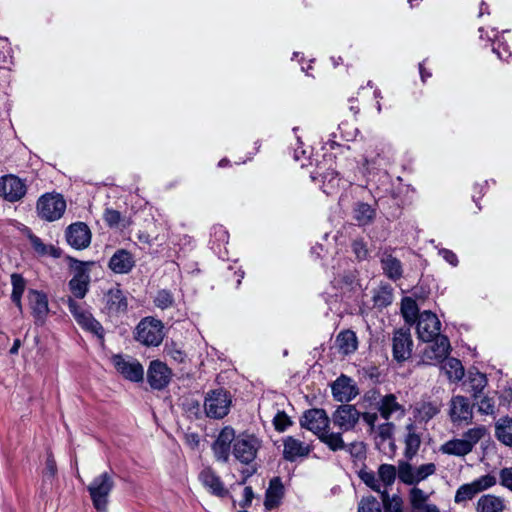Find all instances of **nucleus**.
<instances>
[{
	"instance_id": "nucleus-1",
	"label": "nucleus",
	"mask_w": 512,
	"mask_h": 512,
	"mask_svg": "<svg viewBox=\"0 0 512 512\" xmlns=\"http://www.w3.org/2000/svg\"><path fill=\"white\" fill-rule=\"evenodd\" d=\"M484 426H476L465 431L460 437H454L445 442L440 451L447 455L464 457L471 453L476 444L486 435Z\"/></svg>"
},
{
	"instance_id": "nucleus-2",
	"label": "nucleus",
	"mask_w": 512,
	"mask_h": 512,
	"mask_svg": "<svg viewBox=\"0 0 512 512\" xmlns=\"http://www.w3.org/2000/svg\"><path fill=\"white\" fill-rule=\"evenodd\" d=\"M231 404V394L222 388H218L206 394L204 410L209 418L222 419L229 413Z\"/></svg>"
},
{
	"instance_id": "nucleus-3",
	"label": "nucleus",
	"mask_w": 512,
	"mask_h": 512,
	"mask_svg": "<svg viewBox=\"0 0 512 512\" xmlns=\"http://www.w3.org/2000/svg\"><path fill=\"white\" fill-rule=\"evenodd\" d=\"M113 487V478L107 472L100 474L87 487L93 506L98 512H106L108 497Z\"/></svg>"
},
{
	"instance_id": "nucleus-4",
	"label": "nucleus",
	"mask_w": 512,
	"mask_h": 512,
	"mask_svg": "<svg viewBox=\"0 0 512 512\" xmlns=\"http://www.w3.org/2000/svg\"><path fill=\"white\" fill-rule=\"evenodd\" d=\"M397 476V468L390 464H381L378 468L377 474L373 472H361L360 477L362 481L375 492L381 494L382 486L386 488L393 485Z\"/></svg>"
},
{
	"instance_id": "nucleus-5",
	"label": "nucleus",
	"mask_w": 512,
	"mask_h": 512,
	"mask_svg": "<svg viewBox=\"0 0 512 512\" xmlns=\"http://www.w3.org/2000/svg\"><path fill=\"white\" fill-rule=\"evenodd\" d=\"M163 337V326L154 318H144L136 327V340L146 346H158Z\"/></svg>"
},
{
	"instance_id": "nucleus-6",
	"label": "nucleus",
	"mask_w": 512,
	"mask_h": 512,
	"mask_svg": "<svg viewBox=\"0 0 512 512\" xmlns=\"http://www.w3.org/2000/svg\"><path fill=\"white\" fill-rule=\"evenodd\" d=\"M66 208V202L59 194L47 193L41 196L37 202L39 216L48 221L59 219Z\"/></svg>"
},
{
	"instance_id": "nucleus-7",
	"label": "nucleus",
	"mask_w": 512,
	"mask_h": 512,
	"mask_svg": "<svg viewBox=\"0 0 512 512\" xmlns=\"http://www.w3.org/2000/svg\"><path fill=\"white\" fill-rule=\"evenodd\" d=\"M260 446V440L254 435L241 434L234 442L233 454L241 463L249 464L256 458Z\"/></svg>"
},
{
	"instance_id": "nucleus-8",
	"label": "nucleus",
	"mask_w": 512,
	"mask_h": 512,
	"mask_svg": "<svg viewBox=\"0 0 512 512\" xmlns=\"http://www.w3.org/2000/svg\"><path fill=\"white\" fill-rule=\"evenodd\" d=\"M128 308L126 294L119 288H111L103 298V312L109 317H118L124 314Z\"/></svg>"
},
{
	"instance_id": "nucleus-9",
	"label": "nucleus",
	"mask_w": 512,
	"mask_h": 512,
	"mask_svg": "<svg viewBox=\"0 0 512 512\" xmlns=\"http://www.w3.org/2000/svg\"><path fill=\"white\" fill-rule=\"evenodd\" d=\"M416 329L419 339L430 341L434 337L440 336L441 323L437 316L430 311H424L419 314Z\"/></svg>"
},
{
	"instance_id": "nucleus-10",
	"label": "nucleus",
	"mask_w": 512,
	"mask_h": 512,
	"mask_svg": "<svg viewBox=\"0 0 512 512\" xmlns=\"http://www.w3.org/2000/svg\"><path fill=\"white\" fill-rule=\"evenodd\" d=\"M426 342L427 345L424 348L422 354V359L424 362H440L446 359L450 349V343L446 336L440 335Z\"/></svg>"
},
{
	"instance_id": "nucleus-11",
	"label": "nucleus",
	"mask_w": 512,
	"mask_h": 512,
	"mask_svg": "<svg viewBox=\"0 0 512 512\" xmlns=\"http://www.w3.org/2000/svg\"><path fill=\"white\" fill-rule=\"evenodd\" d=\"M300 424L319 437L329 428L330 420L323 409H310L303 414Z\"/></svg>"
},
{
	"instance_id": "nucleus-12",
	"label": "nucleus",
	"mask_w": 512,
	"mask_h": 512,
	"mask_svg": "<svg viewBox=\"0 0 512 512\" xmlns=\"http://www.w3.org/2000/svg\"><path fill=\"white\" fill-rule=\"evenodd\" d=\"M377 409L380 416L386 421L390 419H400L405 416L406 409L404 405L398 401L395 394H386L380 396L377 401Z\"/></svg>"
},
{
	"instance_id": "nucleus-13",
	"label": "nucleus",
	"mask_w": 512,
	"mask_h": 512,
	"mask_svg": "<svg viewBox=\"0 0 512 512\" xmlns=\"http://www.w3.org/2000/svg\"><path fill=\"white\" fill-rule=\"evenodd\" d=\"M413 341L409 330L399 329L392 338L393 358L401 363L412 355Z\"/></svg>"
},
{
	"instance_id": "nucleus-14",
	"label": "nucleus",
	"mask_w": 512,
	"mask_h": 512,
	"mask_svg": "<svg viewBox=\"0 0 512 512\" xmlns=\"http://www.w3.org/2000/svg\"><path fill=\"white\" fill-rule=\"evenodd\" d=\"M473 404L464 396H454L450 401L449 415L453 423L470 424L473 421Z\"/></svg>"
},
{
	"instance_id": "nucleus-15",
	"label": "nucleus",
	"mask_w": 512,
	"mask_h": 512,
	"mask_svg": "<svg viewBox=\"0 0 512 512\" xmlns=\"http://www.w3.org/2000/svg\"><path fill=\"white\" fill-rule=\"evenodd\" d=\"M361 417L360 412L352 405H341L333 413L332 421L342 431L352 430Z\"/></svg>"
},
{
	"instance_id": "nucleus-16",
	"label": "nucleus",
	"mask_w": 512,
	"mask_h": 512,
	"mask_svg": "<svg viewBox=\"0 0 512 512\" xmlns=\"http://www.w3.org/2000/svg\"><path fill=\"white\" fill-rule=\"evenodd\" d=\"M26 193V186L22 180L14 175H6L0 178V195L14 202L21 199Z\"/></svg>"
},
{
	"instance_id": "nucleus-17",
	"label": "nucleus",
	"mask_w": 512,
	"mask_h": 512,
	"mask_svg": "<svg viewBox=\"0 0 512 512\" xmlns=\"http://www.w3.org/2000/svg\"><path fill=\"white\" fill-rule=\"evenodd\" d=\"M113 363L119 373L131 381H140L143 379L144 369L135 359L114 356Z\"/></svg>"
},
{
	"instance_id": "nucleus-18",
	"label": "nucleus",
	"mask_w": 512,
	"mask_h": 512,
	"mask_svg": "<svg viewBox=\"0 0 512 512\" xmlns=\"http://www.w3.org/2000/svg\"><path fill=\"white\" fill-rule=\"evenodd\" d=\"M69 310L74 315L77 322L92 333L102 336L103 328L93 316L83 310L71 297L68 298Z\"/></svg>"
},
{
	"instance_id": "nucleus-19",
	"label": "nucleus",
	"mask_w": 512,
	"mask_h": 512,
	"mask_svg": "<svg viewBox=\"0 0 512 512\" xmlns=\"http://www.w3.org/2000/svg\"><path fill=\"white\" fill-rule=\"evenodd\" d=\"M147 378L153 388L162 389L169 383L171 371L163 362L152 361L148 369Z\"/></svg>"
},
{
	"instance_id": "nucleus-20",
	"label": "nucleus",
	"mask_w": 512,
	"mask_h": 512,
	"mask_svg": "<svg viewBox=\"0 0 512 512\" xmlns=\"http://www.w3.org/2000/svg\"><path fill=\"white\" fill-rule=\"evenodd\" d=\"M235 431L227 426L221 430L216 441L213 444V451L218 460L228 461L230 455V445L235 442Z\"/></svg>"
},
{
	"instance_id": "nucleus-21",
	"label": "nucleus",
	"mask_w": 512,
	"mask_h": 512,
	"mask_svg": "<svg viewBox=\"0 0 512 512\" xmlns=\"http://www.w3.org/2000/svg\"><path fill=\"white\" fill-rule=\"evenodd\" d=\"M73 263L76 264V268L75 274L69 282V288L74 297L81 299L88 291L90 276L81 263L78 261H74Z\"/></svg>"
},
{
	"instance_id": "nucleus-22",
	"label": "nucleus",
	"mask_w": 512,
	"mask_h": 512,
	"mask_svg": "<svg viewBox=\"0 0 512 512\" xmlns=\"http://www.w3.org/2000/svg\"><path fill=\"white\" fill-rule=\"evenodd\" d=\"M332 392L334 398L340 402H349L359 393L352 379L345 375H341L333 383Z\"/></svg>"
},
{
	"instance_id": "nucleus-23",
	"label": "nucleus",
	"mask_w": 512,
	"mask_h": 512,
	"mask_svg": "<svg viewBox=\"0 0 512 512\" xmlns=\"http://www.w3.org/2000/svg\"><path fill=\"white\" fill-rule=\"evenodd\" d=\"M199 480L205 488L217 497H224L228 494V490L224 487L220 477L209 467L200 472Z\"/></svg>"
},
{
	"instance_id": "nucleus-24",
	"label": "nucleus",
	"mask_w": 512,
	"mask_h": 512,
	"mask_svg": "<svg viewBox=\"0 0 512 512\" xmlns=\"http://www.w3.org/2000/svg\"><path fill=\"white\" fill-rule=\"evenodd\" d=\"M29 305L37 323H43L49 313L47 296L39 291L29 292Z\"/></svg>"
},
{
	"instance_id": "nucleus-25",
	"label": "nucleus",
	"mask_w": 512,
	"mask_h": 512,
	"mask_svg": "<svg viewBox=\"0 0 512 512\" xmlns=\"http://www.w3.org/2000/svg\"><path fill=\"white\" fill-rule=\"evenodd\" d=\"M67 241L75 248H84L90 243V231L84 223H75L69 226Z\"/></svg>"
},
{
	"instance_id": "nucleus-26",
	"label": "nucleus",
	"mask_w": 512,
	"mask_h": 512,
	"mask_svg": "<svg viewBox=\"0 0 512 512\" xmlns=\"http://www.w3.org/2000/svg\"><path fill=\"white\" fill-rule=\"evenodd\" d=\"M310 453L309 445H305L298 439L287 437L284 440V458L294 461L297 457H305Z\"/></svg>"
},
{
	"instance_id": "nucleus-27",
	"label": "nucleus",
	"mask_w": 512,
	"mask_h": 512,
	"mask_svg": "<svg viewBox=\"0 0 512 512\" xmlns=\"http://www.w3.org/2000/svg\"><path fill=\"white\" fill-rule=\"evenodd\" d=\"M381 265L385 275L391 280H398L402 277L403 269L400 260L391 253L384 252L381 255Z\"/></svg>"
},
{
	"instance_id": "nucleus-28",
	"label": "nucleus",
	"mask_w": 512,
	"mask_h": 512,
	"mask_svg": "<svg viewBox=\"0 0 512 512\" xmlns=\"http://www.w3.org/2000/svg\"><path fill=\"white\" fill-rule=\"evenodd\" d=\"M474 402L473 407L483 415L494 416L497 412L496 396L495 394H472Z\"/></svg>"
},
{
	"instance_id": "nucleus-29",
	"label": "nucleus",
	"mask_w": 512,
	"mask_h": 512,
	"mask_svg": "<svg viewBox=\"0 0 512 512\" xmlns=\"http://www.w3.org/2000/svg\"><path fill=\"white\" fill-rule=\"evenodd\" d=\"M504 509V499L492 494L481 496L476 506L477 512H503Z\"/></svg>"
},
{
	"instance_id": "nucleus-30",
	"label": "nucleus",
	"mask_w": 512,
	"mask_h": 512,
	"mask_svg": "<svg viewBox=\"0 0 512 512\" xmlns=\"http://www.w3.org/2000/svg\"><path fill=\"white\" fill-rule=\"evenodd\" d=\"M133 264L130 253L119 250L111 257L109 267L116 273H127L133 267Z\"/></svg>"
},
{
	"instance_id": "nucleus-31",
	"label": "nucleus",
	"mask_w": 512,
	"mask_h": 512,
	"mask_svg": "<svg viewBox=\"0 0 512 512\" xmlns=\"http://www.w3.org/2000/svg\"><path fill=\"white\" fill-rule=\"evenodd\" d=\"M357 337L353 331L341 332L335 340V345L343 355H348L357 349Z\"/></svg>"
},
{
	"instance_id": "nucleus-32",
	"label": "nucleus",
	"mask_w": 512,
	"mask_h": 512,
	"mask_svg": "<svg viewBox=\"0 0 512 512\" xmlns=\"http://www.w3.org/2000/svg\"><path fill=\"white\" fill-rule=\"evenodd\" d=\"M283 494V486L278 478H274L270 482V486L266 492L265 507L268 510L274 509L279 505Z\"/></svg>"
},
{
	"instance_id": "nucleus-33",
	"label": "nucleus",
	"mask_w": 512,
	"mask_h": 512,
	"mask_svg": "<svg viewBox=\"0 0 512 512\" xmlns=\"http://www.w3.org/2000/svg\"><path fill=\"white\" fill-rule=\"evenodd\" d=\"M406 449H405V456L408 459H412L421 444V434L417 431V428L413 425L407 426V435L405 439Z\"/></svg>"
},
{
	"instance_id": "nucleus-34",
	"label": "nucleus",
	"mask_w": 512,
	"mask_h": 512,
	"mask_svg": "<svg viewBox=\"0 0 512 512\" xmlns=\"http://www.w3.org/2000/svg\"><path fill=\"white\" fill-rule=\"evenodd\" d=\"M496 437L505 445H512V419H500L496 424Z\"/></svg>"
},
{
	"instance_id": "nucleus-35",
	"label": "nucleus",
	"mask_w": 512,
	"mask_h": 512,
	"mask_svg": "<svg viewBox=\"0 0 512 512\" xmlns=\"http://www.w3.org/2000/svg\"><path fill=\"white\" fill-rule=\"evenodd\" d=\"M442 368L451 381L461 380L464 376L463 366L456 358L445 359Z\"/></svg>"
},
{
	"instance_id": "nucleus-36",
	"label": "nucleus",
	"mask_w": 512,
	"mask_h": 512,
	"mask_svg": "<svg viewBox=\"0 0 512 512\" xmlns=\"http://www.w3.org/2000/svg\"><path fill=\"white\" fill-rule=\"evenodd\" d=\"M318 438L333 451L345 449V443L340 432H331L328 428Z\"/></svg>"
},
{
	"instance_id": "nucleus-37",
	"label": "nucleus",
	"mask_w": 512,
	"mask_h": 512,
	"mask_svg": "<svg viewBox=\"0 0 512 512\" xmlns=\"http://www.w3.org/2000/svg\"><path fill=\"white\" fill-rule=\"evenodd\" d=\"M375 217V210L366 203H358L354 209V218L359 225L369 224Z\"/></svg>"
},
{
	"instance_id": "nucleus-38",
	"label": "nucleus",
	"mask_w": 512,
	"mask_h": 512,
	"mask_svg": "<svg viewBox=\"0 0 512 512\" xmlns=\"http://www.w3.org/2000/svg\"><path fill=\"white\" fill-rule=\"evenodd\" d=\"M401 312L407 323H414L420 314L415 300L410 297H406L402 300Z\"/></svg>"
},
{
	"instance_id": "nucleus-39",
	"label": "nucleus",
	"mask_w": 512,
	"mask_h": 512,
	"mask_svg": "<svg viewBox=\"0 0 512 512\" xmlns=\"http://www.w3.org/2000/svg\"><path fill=\"white\" fill-rule=\"evenodd\" d=\"M428 495L421 489L414 487L409 492V501L413 512L428 506Z\"/></svg>"
},
{
	"instance_id": "nucleus-40",
	"label": "nucleus",
	"mask_w": 512,
	"mask_h": 512,
	"mask_svg": "<svg viewBox=\"0 0 512 512\" xmlns=\"http://www.w3.org/2000/svg\"><path fill=\"white\" fill-rule=\"evenodd\" d=\"M381 500L387 512H402L403 501L398 495L390 497L387 490H383Z\"/></svg>"
},
{
	"instance_id": "nucleus-41",
	"label": "nucleus",
	"mask_w": 512,
	"mask_h": 512,
	"mask_svg": "<svg viewBox=\"0 0 512 512\" xmlns=\"http://www.w3.org/2000/svg\"><path fill=\"white\" fill-rule=\"evenodd\" d=\"M11 282L13 286L11 299L19 308H21V296L25 289V280L22 276L13 274L11 276Z\"/></svg>"
},
{
	"instance_id": "nucleus-42",
	"label": "nucleus",
	"mask_w": 512,
	"mask_h": 512,
	"mask_svg": "<svg viewBox=\"0 0 512 512\" xmlns=\"http://www.w3.org/2000/svg\"><path fill=\"white\" fill-rule=\"evenodd\" d=\"M374 306L382 308L392 302V289L388 286L380 287L373 295Z\"/></svg>"
},
{
	"instance_id": "nucleus-43",
	"label": "nucleus",
	"mask_w": 512,
	"mask_h": 512,
	"mask_svg": "<svg viewBox=\"0 0 512 512\" xmlns=\"http://www.w3.org/2000/svg\"><path fill=\"white\" fill-rule=\"evenodd\" d=\"M398 476L400 480L408 485L416 484V473L413 467L407 462H400L398 465Z\"/></svg>"
},
{
	"instance_id": "nucleus-44",
	"label": "nucleus",
	"mask_w": 512,
	"mask_h": 512,
	"mask_svg": "<svg viewBox=\"0 0 512 512\" xmlns=\"http://www.w3.org/2000/svg\"><path fill=\"white\" fill-rule=\"evenodd\" d=\"M477 493L472 483L462 485L456 492L455 502L464 503L471 500Z\"/></svg>"
},
{
	"instance_id": "nucleus-45",
	"label": "nucleus",
	"mask_w": 512,
	"mask_h": 512,
	"mask_svg": "<svg viewBox=\"0 0 512 512\" xmlns=\"http://www.w3.org/2000/svg\"><path fill=\"white\" fill-rule=\"evenodd\" d=\"M104 219L111 227H126L127 223L120 212L112 209H106Z\"/></svg>"
},
{
	"instance_id": "nucleus-46",
	"label": "nucleus",
	"mask_w": 512,
	"mask_h": 512,
	"mask_svg": "<svg viewBox=\"0 0 512 512\" xmlns=\"http://www.w3.org/2000/svg\"><path fill=\"white\" fill-rule=\"evenodd\" d=\"M496 483H497L496 477L493 475H490V474L484 475L472 482L477 493H480L484 490L489 489L490 487L494 486Z\"/></svg>"
},
{
	"instance_id": "nucleus-47",
	"label": "nucleus",
	"mask_w": 512,
	"mask_h": 512,
	"mask_svg": "<svg viewBox=\"0 0 512 512\" xmlns=\"http://www.w3.org/2000/svg\"><path fill=\"white\" fill-rule=\"evenodd\" d=\"M469 384L473 394H484L483 390L487 384V380L483 374L477 373L474 376H470Z\"/></svg>"
},
{
	"instance_id": "nucleus-48",
	"label": "nucleus",
	"mask_w": 512,
	"mask_h": 512,
	"mask_svg": "<svg viewBox=\"0 0 512 512\" xmlns=\"http://www.w3.org/2000/svg\"><path fill=\"white\" fill-rule=\"evenodd\" d=\"M358 512H382L381 504L374 497H367L361 500Z\"/></svg>"
},
{
	"instance_id": "nucleus-49",
	"label": "nucleus",
	"mask_w": 512,
	"mask_h": 512,
	"mask_svg": "<svg viewBox=\"0 0 512 512\" xmlns=\"http://www.w3.org/2000/svg\"><path fill=\"white\" fill-rule=\"evenodd\" d=\"M30 243L32 247L40 254H52L54 256L56 255V249L53 246H47L45 245L40 238L37 236H30Z\"/></svg>"
},
{
	"instance_id": "nucleus-50",
	"label": "nucleus",
	"mask_w": 512,
	"mask_h": 512,
	"mask_svg": "<svg viewBox=\"0 0 512 512\" xmlns=\"http://www.w3.org/2000/svg\"><path fill=\"white\" fill-rule=\"evenodd\" d=\"M436 470V467L433 463H428V464H424V465H421L419 466L416 470H415V473H416V483L424 480L425 478H427L429 475H432Z\"/></svg>"
},
{
	"instance_id": "nucleus-51",
	"label": "nucleus",
	"mask_w": 512,
	"mask_h": 512,
	"mask_svg": "<svg viewBox=\"0 0 512 512\" xmlns=\"http://www.w3.org/2000/svg\"><path fill=\"white\" fill-rule=\"evenodd\" d=\"M155 303L158 307L164 309L172 305L173 297L168 291H160L155 299Z\"/></svg>"
},
{
	"instance_id": "nucleus-52",
	"label": "nucleus",
	"mask_w": 512,
	"mask_h": 512,
	"mask_svg": "<svg viewBox=\"0 0 512 512\" xmlns=\"http://www.w3.org/2000/svg\"><path fill=\"white\" fill-rule=\"evenodd\" d=\"M352 249L358 259L362 260L367 258L368 249L363 240H354L352 244Z\"/></svg>"
},
{
	"instance_id": "nucleus-53",
	"label": "nucleus",
	"mask_w": 512,
	"mask_h": 512,
	"mask_svg": "<svg viewBox=\"0 0 512 512\" xmlns=\"http://www.w3.org/2000/svg\"><path fill=\"white\" fill-rule=\"evenodd\" d=\"M57 473L56 462L52 456V454H48L44 469V477L47 479L54 478Z\"/></svg>"
},
{
	"instance_id": "nucleus-54",
	"label": "nucleus",
	"mask_w": 512,
	"mask_h": 512,
	"mask_svg": "<svg viewBox=\"0 0 512 512\" xmlns=\"http://www.w3.org/2000/svg\"><path fill=\"white\" fill-rule=\"evenodd\" d=\"M290 424L291 421L284 412H278L274 418V425L278 431H284Z\"/></svg>"
},
{
	"instance_id": "nucleus-55",
	"label": "nucleus",
	"mask_w": 512,
	"mask_h": 512,
	"mask_svg": "<svg viewBox=\"0 0 512 512\" xmlns=\"http://www.w3.org/2000/svg\"><path fill=\"white\" fill-rule=\"evenodd\" d=\"M333 172L332 173H328L324 176V192H326L327 194L331 193L330 190H334L336 187L339 186V182H340V179H337L336 177H333Z\"/></svg>"
},
{
	"instance_id": "nucleus-56",
	"label": "nucleus",
	"mask_w": 512,
	"mask_h": 512,
	"mask_svg": "<svg viewBox=\"0 0 512 512\" xmlns=\"http://www.w3.org/2000/svg\"><path fill=\"white\" fill-rule=\"evenodd\" d=\"M500 483L512 491V468H503L500 471Z\"/></svg>"
},
{
	"instance_id": "nucleus-57",
	"label": "nucleus",
	"mask_w": 512,
	"mask_h": 512,
	"mask_svg": "<svg viewBox=\"0 0 512 512\" xmlns=\"http://www.w3.org/2000/svg\"><path fill=\"white\" fill-rule=\"evenodd\" d=\"M394 430V424L386 422L378 427V435L383 440L391 439Z\"/></svg>"
},
{
	"instance_id": "nucleus-58",
	"label": "nucleus",
	"mask_w": 512,
	"mask_h": 512,
	"mask_svg": "<svg viewBox=\"0 0 512 512\" xmlns=\"http://www.w3.org/2000/svg\"><path fill=\"white\" fill-rule=\"evenodd\" d=\"M361 416L370 427H374L376 421L378 420L377 413H363Z\"/></svg>"
},
{
	"instance_id": "nucleus-59",
	"label": "nucleus",
	"mask_w": 512,
	"mask_h": 512,
	"mask_svg": "<svg viewBox=\"0 0 512 512\" xmlns=\"http://www.w3.org/2000/svg\"><path fill=\"white\" fill-rule=\"evenodd\" d=\"M168 353L173 360H175L176 362H179V363L184 362L185 357H186L182 351L177 350V349H171V350H169Z\"/></svg>"
},
{
	"instance_id": "nucleus-60",
	"label": "nucleus",
	"mask_w": 512,
	"mask_h": 512,
	"mask_svg": "<svg viewBox=\"0 0 512 512\" xmlns=\"http://www.w3.org/2000/svg\"><path fill=\"white\" fill-rule=\"evenodd\" d=\"M444 258L449 262L451 263L452 265H456V262H457V258H456V255L452 252H449V251H445L444 252Z\"/></svg>"
},
{
	"instance_id": "nucleus-61",
	"label": "nucleus",
	"mask_w": 512,
	"mask_h": 512,
	"mask_svg": "<svg viewBox=\"0 0 512 512\" xmlns=\"http://www.w3.org/2000/svg\"><path fill=\"white\" fill-rule=\"evenodd\" d=\"M20 346H21L20 340L16 339L14 344H13V346H12V348L10 349V353L11 354H17Z\"/></svg>"
},
{
	"instance_id": "nucleus-62",
	"label": "nucleus",
	"mask_w": 512,
	"mask_h": 512,
	"mask_svg": "<svg viewBox=\"0 0 512 512\" xmlns=\"http://www.w3.org/2000/svg\"><path fill=\"white\" fill-rule=\"evenodd\" d=\"M244 495L247 501H251V498L253 497L252 489L250 487H246L244 489Z\"/></svg>"
},
{
	"instance_id": "nucleus-63",
	"label": "nucleus",
	"mask_w": 512,
	"mask_h": 512,
	"mask_svg": "<svg viewBox=\"0 0 512 512\" xmlns=\"http://www.w3.org/2000/svg\"><path fill=\"white\" fill-rule=\"evenodd\" d=\"M437 412H438V410H437L436 407H433V406L429 405L428 411L426 412V415L428 417H433Z\"/></svg>"
},
{
	"instance_id": "nucleus-64",
	"label": "nucleus",
	"mask_w": 512,
	"mask_h": 512,
	"mask_svg": "<svg viewBox=\"0 0 512 512\" xmlns=\"http://www.w3.org/2000/svg\"><path fill=\"white\" fill-rule=\"evenodd\" d=\"M228 163V160L227 159H223L219 162V166L223 167L224 165H226Z\"/></svg>"
}]
</instances>
